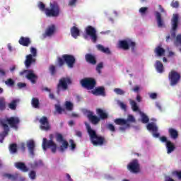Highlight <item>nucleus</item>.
Wrapping results in <instances>:
<instances>
[{
	"mask_svg": "<svg viewBox=\"0 0 181 181\" xmlns=\"http://www.w3.org/2000/svg\"><path fill=\"white\" fill-rule=\"evenodd\" d=\"M180 74L175 70H172L168 74V80L170 81V86H172L173 87L175 86H177V84H179V82L180 81Z\"/></svg>",
	"mask_w": 181,
	"mask_h": 181,
	"instance_id": "nucleus-8",
	"label": "nucleus"
},
{
	"mask_svg": "<svg viewBox=\"0 0 181 181\" xmlns=\"http://www.w3.org/2000/svg\"><path fill=\"white\" fill-rule=\"evenodd\" d=\"M71 83V78L69 76L61 78L57 86V93L59 94L60 91H66Z\"/></svg>",
	"mask_w": 181,
	"mask_h": 181,
	"instance_id": "nucleus-5",
	"label": "nucleus"
},
{
	"mask_svg": "<svg viewBox=\"0 0 181 181\" xmlns=\"http://www.w3.org/2000/svg\"><path fill=\"white\" fill-rule=\"evenodd\" d=\"M2 176L4 177V179H8V180L11 181H16L18 179H19V173H18L14 174L4 173Z\"/></svg>",
	"mask_w": 181,
	"mask_h": 181,
	"instance_id": "nucleus-21",
	"label": "nucleus"
},
{
	"mask_svg": "<svg viewBox=\"0 0 181 181\" xmlns=\"http://www.w3.org/2000/svg\"><path fill=\"white\" fill-rule=\"evenodd\" d=\"M115 93H116V94H117L118 95H124V94H125V91H124L121 88H115L114 89Z\"/></svg>",
	"mask_w": 181,
	"mask_h": 181,
	"instance_id": "nucleus-46",
	"label": "nucleus"
},
{
	"mask_svg": "<svg viewBox=\"0 0 181 181\" xmlns=\"http://www.w3.org/2000/svg\"><path fill=\"white\" fill-rule=\"evenodd\" d=\"M116 125H120L119 127V131H127L131 128V124L136 122L135 117L132 115H128L127 119L124 118H117L114 121Z\"/></svg>",
	"mask_w": 181,
	"mask_h": 181,
	"instance_id": "nucleus-3",
	"label": "nucleus"
},
{
	"mask_svg": "<svg viewBox=\"0 0 181 181\" xmlns=\"http://www.w3.org/2000/svg\"><path fill=\"white\" fill-rule=\"evenodd\" d=\"M55 110L58 114H62L64 111V109H63L62 107H60L59 105H55Z\"/></svg>",
	"mask_w": 181,
	"mask_h": 181,
	"instance_id": "nucleus-49",
	"label": "nucleus"
},
{
	"mask_svg": "<svg viewBox=\"0 0 181 181\" xmlns=\"http://www.w3.org/2000/svg\"><path fill=\"white\" fill-rule=\"evenodd\" d=\"M5 84L6 86H8V87H13V86H15V81L12 78H8L5 81Z\"/></svg>",
	"mask_w": 181,
	"mask_h": 181,
	"instance_id": "nucleus-42",
	"label": "nucleus"
},
{
	"mask_svg": "<svg viewBox=\"0 0 181 181\" xmlns=\"http://www.w3.org/2000/svg\"><path fill=\"white\" fill-rule=\"evenodd\" d=\"M130 105H132V110L134 112H137V111H139V107H138V105L136 104V102H135V100H130Z\"/></svg>",
	"mask_w": 181,
	"mask_h": 181,
	"instance_id": "nucleus-40",
	"label": "nucleus"
},
{
	"mask_svg": "<svg viewBox=\"0 0 181 181\" xmlns=\"http://www.w3.org/2000/svg\"><path fill=\"white\" fill-rule=\"evenodd\" d=\"M85 59L87 63H89L90 64H93V66L97 64V59H95V57L91 54H86Z\"/></svg>",
	"mask_w": 181,
	"mask_h": 181,
	"instance_id": "nucleus-27",
	"label": "nucleus"
},
{
	"mask_svg": "<svg viewBox=\"0 0 181 181\" xmlns=\"http://www.w3.org/2000/svg\"><path fill=\"white\" fill-rule=\"evenodd\" d=\"M0 125L3 129V132L0 133V144H4V139H5V137L7 136L8 134H9V126L4 123V121H0Z\"/></svg>",
	"mask_w": 181,
	"mask_h": 181,
	"instance_id": "nucleus-14",
	"label": "nucleus"
},
{
	"mask_svg": "<svg viewBox=\"0 0 181 181\" xmlns=\"http://www.w3.org/2000/svg\"><path fill=\"white\" fill-rule=\"evenodd\" d=\"M157 98H158V94L155 93L150 94V98H151L152 100H156Z\"/></svg>",
	"mask_w": 181,
	"mask_h": 181,
	"instance_id": "nucleus-59",
	"label": "nucleus"
},
{
	"mask_svg": "<svg viewBox=\"0 0 181 181\" xmlns=\"http://www.w3.org/2000/svg\"><path fill=\"white\" fill-rule=\"evenodd\" d=\"M70 147L71 151H74L76 149V144H74V140H69Z\"/></svg>",
	"mask_w": 181,
	"mask_h": 181,
	"instance_id": "nucleus-53",
	"label": "nucleus"
},
{
	"mask_svg": "<svg viewBox=\"0 0 181 181\" xmlns=\"http://www.w3.org/2000/svg\"><path fill=\"white\" fill-rule=\"evenodd\" d=\"M29 73V69H24L22 71L19 72V76H23L25 74H28Z\"/></svg>",
	"mask_w": 181,
	"mask_h": 181,
	"instance_id": "nucleus-57",
	"label": "nucleus"
},
{
	"mask_svg": "<svg viewBox=\"0 0 181 181\" xmlns=\"http://www.w3.org/2000/svg\"><path fill=\"white\" fill-rule=\"evenodd\" d=\"M86 33L88 36H90L93 43L97 42V39H98V37L97 36V30L94 27L91 25H88L86 28Z\"/></svg>",
	"mask_w": 181,
	"mask_h": 181,
	"instance_id": "nucleus-11",
	"label": "nucleus"
},
{
	"mask_svg": "<svg viewBox=\"0 0 181 181\" xmlns=\"http://www.w3.org/2000/svg\"><path fill=\"white\" fill-rule=\"evenodd\" d=\"M31 104L33 108H39L40 102H39V99L37 98H33L31 100Z\"/></svg>",
	"mask_w": 181,
	"mask_h": 181,
	"instance_id": "nucleus-37",
	"label": "nucleus"
},
{
	"mask_svg": "<svg viewBox=\"0 0 181 181\" xmlns=\"http://www.w3.org/2000/svg\"><path fill=\"white\" fill-rule=\"evenodd\" d=\"M154 53L158 57H162V56H165L166 50L162 47V45H159L154 49Z\"/></svg>",
	"mask_w": 181,
	"mask_h": 181,
	"instance_id": "nucleus-23",
	"label": "nucleus"
},
{
	"mask_svg": "<svg viewBox=\"0 0 181 181\" xmlns=\"http://www.w3.org/2000/svg\"><path fill=\"white\" fill-rule=\"evenodd\" d=\"M97 49L100 52H102V53H105L106 54H111V51L110 50V48L108 47H104L102 45H98Z\"/></svg>",
	"mask_w": 181,
	"mask_h": 181,
	"instance_id": "nucleus-31",
	"label": "nucleus"
},
{
	"mask_svg": "<svg viewBox=\"0 0 181 181\" xmlns=\"http://www.w3.org/2000/svg\"><path fill=\"white\" fill-rule=\"evenodd\" d=\"M36 63L35 57H33L31 54L26 55L25 60L24 62V64L26 69H29L32 64H35Z\"/></svg>",
	"mask_w": 181,
	"mask_h": 181,
	"instance_id": "nucleus-19",
	"label": "nucleus"
},
{
	"mask_svg": "<svg viewBox=\"0 0 181 181\" xmlns=\"http://www.w3.org/2000/svg\"><path fill=\"white\" fill-rule=\"evenodd\" d=\"M86 125L91 144H93L94 146H98V145L101 146L104 145V144H107V140H105V138L104 136H98L97 132L91 129V126H90V124L86 123Z\"/></svg>",
	"mask_w": 181,
	"mask_h": 181,
	"instance_id": "nucleus-2",
	"label": "nucleus"
},
{
	"mask_svg": "<svg viewBox=\"0 0 181 181\" xmlns=\"http://www.w3.org/2000/svg\"><path fill=\"white\" fill-rule=\"evenodd\" d=\"M168 132L173 139H177V138L179 136V133H177V131L173 128L169 129Z\"/></svg>",
	"mask_w": 181,
	"mask_h": 181,
	"instance_id": "nucleus-32",
	"label": "nucleus"
},
{
	"mask_svg": "<svg viewBox=\"0 0 181 181\" xmlns=\"http://www.w3.org/2000/svg\"><path fill=\"white\" fill-rule=\"evenodd\" d=\"M141 122L143 124H148V122H149V117L144 113L141 115Z\"/></svg>",
	"mask_w": 181,
	"mask_h": 181,
	"instance_id": "nucleus-43",
	"label": "nucleus"
},
{
	"mask_svg": "<svg viewBox=\"0 0 181 181\" xmlns=\"http://www.w3.org/2000/svg\"><path fill=\"white\" fill-rule=\"evenodd\" d=\"M147 11H148V7H141L139 8V12L142 16L146 14Z\"/></svg>",
	"mask_w": 181,
	"mask_h": 181,
	"instance_id": "nucleus-50",
	"label": "nucleus"
},
{
	"mask_svg": "<svg viewBox=\"0 0 181 181\" xmlns=\"http://www.w3.org/2000/svg\"><path fill=\"white\" fill-rule=\"evenodd\" d=\"M119 105H120V107L122 108V110L127 111V105H125L124 103H120Z\"/></svg>",
	"mask_w": 181,
	"mask_h": 181,
	"instance_id": "nucleus-60",
	"label": "nucleus"
},
{
	"mask_svg": "<svg viewBox=\"0 0 181 181\" xmlns=\"http://www.w3.org/2000/svg\"><path fill=\"white\" fill-rule=\"evenodd\" d=\"M57 142L62 143V145L59 147V152H64L67 148H69V142L64 140L63 134L58 133L56 134Z\"/></svg>",
	"mask_w": 181,
	"mask_h": 181,
	"instance_id": "nucleus-12",
	"label": "nucleus"
},
{
	"mask_svg": "<svg viewBox=\"0 0 181 181\" xmlns=\"http://www.w3.org/2000/svg\"><path fill=\"white\" fill-rule=\"evenodd\" d=\"M148 131H152V132H158V127L155 123H148L147 124Z\"/></svg>",
	"mask_w": 181,
	"mask_h": 181,
	"instance_id": "nucleus-33",
	"label": "nucleus"
},
{
	"mask_svg": "<svg viewBox=\"0 0 181 181\" xmlns=\"http://www.w3.org/2000/svg\"><path fill=\"white\" fill-rule=\"evenodd\" d=\"M25 78L30 80L32 84H36V80H37V76L33 73V70H29L28 74L25 75Z\"/></svg>",
	"mask_w": 181,
	"mask_h": 181,
	"instance_id": "nucleus-22",
	"label": "nucleus"
},
{
	"mask_svg": "<svg viewBox=\"0 0 181 181\" xmlns=\"http://www.w3.org/2000/svg\"><path fill=\"white\" fill-rule=\"evenodd\" d=\"M9 151L11 153H17L18 152V145L16 144H11L9 146Z\"/></svg>",
	"mask_w": 181,
	"mask_h": 181,
	"instance_id": "nucleus-39",
	"label": "nucleus"
},
{
	"mask_svg": "<svg viewBox=\"0 0 181 181\" xmlns=\"http://www.w3.org/2000/svg\"><path fill=\"white\" fill-rule=\"evenodd\" d=\"M4 110H6V101L5 98L0 97V111H4Z\"/></svg>",
	"mask_w": 181,
	"mask_h": 181,
	"instance_id": "nucleus-36",
	"label": "nucleus"
},
{
	"mask_svg": "<svg viewBox=\"0 0 181 181\" xmlns=\"http://www.w3.org/2000/svg\"><path fill=\"white\" fill-rule=\"evenodd\" d=\"M14 166H15V168H16V169L21 170V172L26 173V172H28V170H29V169L28 168V167L26 166V164H25V163L16 162L14 163Z\"/></svg>",
	"mask_w": 181,
	"mask_h": 181,
	"instance_id": "nucleus-25",
	"label": "nucleus"
},
{
	"mask_svg": "<svg viewBox=\"0 0 181 181\" xmlns=\"http://www.w3.org/2000/svg\"><path fill=\"white\" fill-rule=\"evenodd\" d=\"M81 84L82 87L86 88V90H93L97 82L95 81V79L93 78H85L81 81Z\"/></svg>",
	"mask_w": 181,
	"mask_h": 181,
	"instance_id": "nucleus-9",
	"label": "nucleus"
},
{
	"mask_svg": "<svg viewBox=\"0 0 181 181\" xmlns=\"http://www.w3.org/2000/svg\"><path fill=\"white\" fill-rule=\"evenodd\" d=\"M54 138V136L53 134H49V140H47L46 138L43 139L42 144L43 151H47V148H50L52 153H56L57 144L53 141Z\"/></svg>",
	"mask_w": 181,
	"mask_h": 181,
	"instance_id": "nucleus-4",
	"label": "nucleus"
},
{
	"mask_svg": "<svg viewBox=\"0 0 181 181\" xmlns=\"http://www.w3.org/2000/svg\"><path fill=\"white\" fill-rule=\"evenodd\" d=\"M57 62L59 67H62V66H64V63H66V62L64 61V59L62 57H58Z\"/></svg>",
	"mask_w": 181,
	"mask_h": 181,
	"instance_id": "nucleus-51",
	"label": "nucleus"
},
{
	"mask_svg": "<svg viewBox=\"0 0 181 181\" xmlns=\"http://www.w3.org/2000/svg\"><path fill=\"white\" fill-rule=\"evenodd\" d=\"M104 67V65L103 62H100L97 66H96V71L98 73V74H101V69Z\"/></svg>",
	"mask_w": 181,
	"mask_h": 181,
	"instance_id": "nucleus-47",
	"label": "nucleus"
},
{
	"mask_svg": "<svg viewBox=\"0 0 181 181\" xmlns=\"http://www.w3.org/2000/svg\"><path fill=\"white\" fill-rule=\"evenodd\" d=\"M17 86L18 87V88H25V87H26V83H22V82H19L17 83Z\"/></svg>",
	"mask_w": 181,
	"mask_h": 181,
	"instance_id": "nucleus-55",
	"label": "nucleus"
},
{
	"mask_svg": "<svg viewBox=\"0 0 181 181\" xmlns=\"http://www.w3.org/2000/svg\"><path fill=\"white\" fill-rule=\"evenodd\" d=\"M171 37L175 38L176 37V30H177V27L179 26V14L175 13L173 15V18L171 19Z\"/></svg>",
	"mask_w": 181,
	"mask_h": 181,
	"instance_id": "nucleus-10",
	"label": "nucleus"
},
{
	"mask_svg": "<svg viewBox=\"0 0 181 181\" xmlns=\"http://www.w3.org/2000/svg\"><path fill=\"white\" fill-rule=\"evenodd\" d=\"M71 35L72 37H74V39H77L78 36H80V30L76 26H74L71 28Z\"/></svg>",
	"mask_w": 181,
	"mask_h": 181,
	"instance_id": "nucleus-30",
	"label": "nucleus"
},
{
	"mask_svg": "<svg viewBox=\"0 0 181 181\" xmlns=\"http://www.w3.org/2000/svg\"><path fill=\"white\" fill-rule=\"evenodd\" d=\"M127 169L132 173H139L140 165L138 162V159H134L132 162L127 165Z\"/></svg>",
	"mask_w": 181,
	"mask_h": 181,
	"instance_id": "nucleus-13",
	"label": "nucleus"
},
{
	"mask_svg": "<svg viewBox=\"0 0 181 181\" xmlns=\"http://www.w3.org/2000/svg\"><path fill=\"white\" fill-rule=\"evenodd\" d=\"M30 52L33 57H36V56H37V50L36 49V48L31 47L30 49Z\"/></svg>",
	"mask_w": 181,
	"mask_h": 181,
	"instance_id": "nucleus-45",
	"label": "nucleus"
},
{
	"mask_svg": "<svg viewBox=\"0 0 181 181\" xmlns=\"http://www.w3.org/2000/svg\"><path fill=\"white\" fill-rule=\"evenodd\" d=\"M35 141L33 140H29L27 141V147L28 148V152L30 155V156H32L33 158V156H35Z\"/></svg>",
	"mask_w": 181,
	"mask_h": 181,
	"instance_id": "nucleus-20",
	"label": "nucleus"
},
{
	"mask_svg": "<svg viewBox=\"0 0 181 181\" xmlns=\"http://www.w3.org/2000/svg\"><path fill=\"white\" fill-rule=\"evenodd\" d=\"M76 3H77V0H70L69 2V6H74V5H76Z\"/></svg>",
	"mask_w": 181,
	"mask_h": 181,
	"instance_id": "nucleus-58",
	"label": "nucleus"
},
{
	"mask_svg": "<svg viewBox=\"0 0 181 181\" xmlns=\"http://www.w3.org/2000/svg\"><path fill=\"white\" fill-rule=\"evenodd\" d=\"M56 31L54 25H49L45 30V36H52Z\"/></svg>",
	"mask_w": 181,
	"mask_h": 181,
	"instance_id": "nucleus-29",
	"label": "nucleus"
},
{
	"mask_svg": "<svg viewBox=\"0 0 181 181\" xmlns=\"http://www.w3.org/2000/svg\"><path fill=\"white\" fill-rule=\"evenodd\" d=\"M160 135V134L158 132H153V136L154 138H159Z\"/></svg>",
	"mask_w": 181,
	"mask_h": 181,
	"instance_id": "nucleus-63",
	"label": "nucleus"
},
{
	"mask_svg": "<svg viewBox=\"0 0 181 181\" xmlns=\"http://www.w3.org/2000/svg\"><path fill=\"white\" fill-rule=\"evenodd\" d=\"M107 129H109V131H111L112 132H115V127L113 126L112 124H109L107 126Z\"/></svg>",
	"mask_w": 181,
	"mask_h": 181,
	"instance_id": "nucleus-54",
	"label": "nucleus"
},
{
	"mask_svg": "<svg viewBox=\"0 0 181 181\" xmlns=\"http://www.w3.org/2000/svg\"><path fill=\"white\" fill-rule=\"evenodd\" d=\"M51 8H46L45 14L49 18H56L60 15V6L56 2L50 3Z\"/></svg>",
	"mask_w": 181,
	"mask_h": 181,
	"instance_id": "nucleus-6",
	"label": "nucleus"
},
{
	"mask_svg": "<svg viewBox=\"0 0 181 181\" xmlns=\"http://www.w3.org/2000/svg\"><path fill=\"white\" fill-rule=\"evenodd\" d=\"M158 9L160 11V12H161V13H165V8H163V7H162V5H158Z\"/></svg>",
	"mask_w": 181,
	"mask_h": 181,
	"instance_id": "nucleus-61",
	"label": "nucleus"
},
{
	"mask_svg": "<svg viewBox=\"0 0 181 181\" xmlns=\"http://www.w3.org/2000/svg\"><path fill=\"white\" fill-rule=\"evenodd\" d=\"M6 122L8 124L11 128L18 129V125H19V124L21 123V119L18 117H11L6 118Z\"/></svg>",
	"mask_w": 181,
	"mask_h": 181,
	"instance_id": "nucleus-16",
	"label": "nucleus"
},
{
	"mask_svg": "<svg viewBox=\"0 0 181 181\" xmlns=\"http://www.w3.org/2000/svg\"><path fill=\"white\" fill-rule=\"evenodd\" d=\"M29 177L32 180H35V179H36V172L34 170L30 171L29 173Z\"/></svg>",
	"mask_w": 181,
	"mask_h": 181,
	"instance_id": "nucleus-52",
	"label": "nucleus"
},
{
	"mask_svg": "<svg viewBox=\"0 0 181 181\" xmlns=\"http://www.w3.org/2000/svg\"><path fill=\"white\" fill-rule=\"evenodd\" d=\"M76 136H78V138H81V136H83V133L80 131H76Z\"/></svg>",
	"mask_w": 181,
	"mask_h": 181,
	"instance_id": "nucleus-62",
	"label": "nucleus"
},
{
	"mask_svg": "<svg viewBox=\"0 0 181 181\" xmlns=\"http://www.w3.org/2000/svg\"><path fill=\"white\" fill-rule=\"evenodd\" d=\"M160 141L163 143H166V148H167V153H172L175 149H176V147L175 146V144L172 143L170 141H168V138L165 136L160 137Z\"/></svg>",
	"mask_w": 181,
	"mask_h": 181,
	"instance_id": "nucleus-17",
	"label": "nucleus"
},
{
	"mask_svg": "<svg viewBox=\"0 0 181 181\" xmlns=\"http://www.w3.org/2000/svg\"><path fill=\"white\" fill-rule=\"evenodd\" d=\"M62 59H64L66 66L69 69H73L74 64H76V57L71 54H64L62 55Z\"/></svg>",
	"mask_w": 181,
	"mask_h": 181,
	"instance_id": "nucleus-15",
	"label": "nucleus"
},
{
	"mask_svg": "<svg viewBox=\"0 0 181 181\" xmlns=\"http://www.w3.org/2000/svg\"><path fill=\"white\" fill-rule=\"evenodd\" d=\"M175 175L177 176L179 179H181V171H176Z\"/></svg>",
	"mask_w": 181,
	"mask_h": 181,
	"instance_id": "nucleus-64",
	"label": "nucleus"
},
{
	"mask_svg": "<svg viewBox=\"0 0 181 181\" xmlns=\"http://www.w3.org/2000/svg\"><path fill=\"white\" fill-rule=\"evenodd\" d=\"M18 103H19V100H13L11 103L8 104V108L15 111V110H16V107H18Z\"/></svg>",
	"mask_w": 181,
	"mask_h": 181,
	"instance_id": "nucleus-35",
	"label": "nucleus"
},
{
	"mask_svg": "<svg viewBox=\"0 0 181 181\" xmlns=\"http://www.w3.org/2000/svg\"><path fill=\"white\" fill-rule=\"evenodd\" d=\"M74 107V105L70 101L65 102V108L67 111H73V108Z\"/></svg>",
	"mask_w": 181,
	"mask_h": 181,
	"instance_id": "nucleus-41",
	"label": "nucleus"
},
{
	"mask_svg": "<svg viewBox=\"0 0 181 181\" xmlns=\"http://www.w3.org/2000/svg\"><path fill=\"white\" fill-rule=\"evenodd\" d=\"M40 129L42 131H49L50 129V124L47 117L43 116L40 119Z\"/></svg>",
	"mask_w": 181,
	"mask_h": 181,
	"instance_id": "nucleus-18",
	"label": "nucleus"
},
{
	"mask_svg": "<svg viewBox=\"0 0 181 181\" xmlns=\"http://www.w3.org/2000/svg\"><path fill=\"white\" fill-rule=\"evenodd\" d=\"M96 112L99 117L94 115V112L90 110H86L85 114H86L87 118L93 125H97L101 119H107L108 118V114L105 112L102 109L98 108Z\"/></svg>",
	"mask_w": 181,
	"mask_h": 181,
	"instance_id": "nucleus-1",
	"label": "nucleus"
},
{
	"mask_svg": "<svg viewBox=\"0 0 181 181\" xmlns=\"http://www.w3.org/2000/svg\"><path fill=\"white\" fill-rule=\"evenodd\" d=\"M171 6L172 8H179V1H172Z\"/></svg>",
	"mask_w": 181,
	"mask_h": 181,
	"instance_id": "nucleus-56",
	"label": "nucleus"
},
{
	"mask_svg": "<svg viewBox=\"0 0 181 181\" xmlns=\"http://www.w3.org/2000/svg\"><path fill=\"white\" fill-rule=\"evenodd\" d=\"M43 163H42V160H35L33 163L30 164L31 169H37L40 166H42Z\"/></svg>",
	"mask_w": 181,
	"mask_h": 181,
	"instance_id": "nucleus-38",
	"label": "nucleus"
},
{
	"mask_svg": "<svg viewBox=\"0 0 181 181\" xmlns=\"http://www.w3.org/2000/svg\"><path fill=\"white\" fill-rule=\"evenodd\" d=\"M155 16L158 28H163L165 23L163 22V19H162V14H160L159 11H156Z\"/></svg>",
	"mask_w": 181,
	"mask_h": 181,
	"instance_id": "nucleus-26",
	"label": "nucleus"
},
{
	"mask_svg": "<svg viewBox=\"0 0 181 181\" xmlns=\"http://www.w3.org/2000/svg\"><path fill=\"white\" fill-rule=\"evenodd\" d=\"M156 69L158 73H163V64L160 62V61L156 62Z\"/></svg>",
	"mask_w": 181,
	"mask_h": 181,
	"instance_id": "nucleus-34",
	"label": "nucleus"
},
{
	"mask_svg": "<svg viewBox=\"0 0 181 181\" xmlns=\"http://www.w3.org/2000/svg\"><path fill=\"white\" fill-rule=\"evenodd\" d=\"M49 70L52 76H54V74H56V66H54V65H50Z\"/></svg>",
	"mask_w": 181,
	"mask_h": 181,
	"instance_id": "nucleus-48",
	"label": "nucleus"
},
{
	"mask_svg": "<svg viewBox=\"0 0 181 181\" xmlns=\"http://www.w3.org/2000/svg\"><path fill=\"white\" fill-rule=\"evenodd\" d=\"M136 46V43L132 40H120L119 42V49H122L123 50H129V47L132 49V52H135V47Z\"/></svg>",
	"mask_w": 181,
	"mask_h": 181,
	"instance_id": "nucleus-7",
	"label": "nucleus"
},
{
	"mask_svg": "<svg viewBox=\"0 0 181 181\" xmlns=\"http://www.w3.org/2000/svg\"><path fill=\"white\" fill-rule=\"evenodd\" d=\"M92 93L94 95H105V89L104 87H99L92 90Z\"/></svg>",
	"mask_w": 181,
	"mask_h": 181,
	"instance_id": "nucleus-28",
	"label": "nucleus"
},
{
	"mask_svg": "<svg viewBox=\"0 0 181 181\" xmlns=\"http://www.w3.org/2000/svg\"><path fill=\"white\" fill-rule=\"evenodd\" d=\"M19 45H21V46H25V47H28L30 43H32V41L30 40V38L28 37H21L18 40Z\"/></svg>",
	"mask_w": 181,
	"mask_h": 181,
	"instance_id": "nucleus-24",
	"label": "nucleus"
},
{
	"mask_svg": "<svg viewBox=\"0 0 181 181\" xmlns=\"http://www.w3.org/2000/svg\"><path fill=\"white\" fill-rule=\"evenodd\" d=\"M38 8L40 11H42V12H46V5H45V4H43V2L40 1L38 3Z\"/></svg>",
	"mask_w": 181,
	"mask_h": 181,
	"instance_id": "nucleus-44",
	"label": "nucleus"
}]
</instances>
